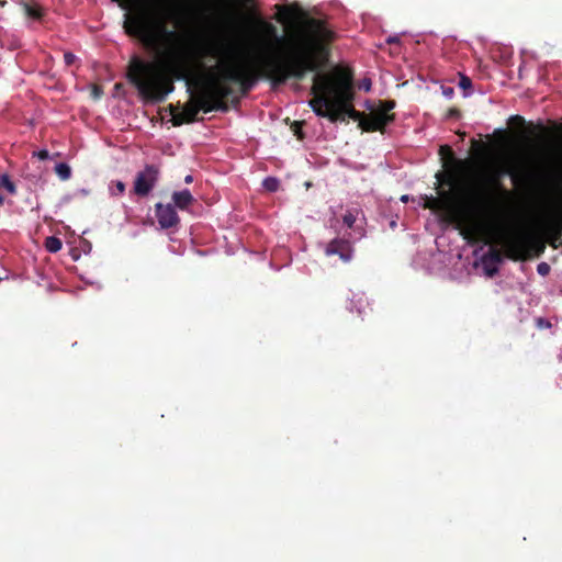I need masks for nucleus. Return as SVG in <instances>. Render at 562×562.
Masks as SVG:
<instances>
[{"label": "nucleus", "instance_id": "4be33fe9", "mask_svg": "<svg viewBox=\"0 0 562 562\" xmlns=\"http://www.w3.org/2000/svg\"><path fill=\"white\" fill-rule=\"evenodd\" d=\"M471 86H472L471 79L468 76L460 75L459 87L465 91V90L470 89Z\"/></svg>", "mask_w": 562, "mask_h": 562}, {"label": "nucleus", "instance_id": "2eb2a0df", "mask_svg": "<svg viewBox=\"0 0 562 562\" xmlns=\"http://www.w3.org/2000/svg\"><path fill=\"white\" fill-rule=\"evenodd\" d=\"M24 12L29 18H32L34 20H38L42 18V9L38 5H32L29 3L23 4Z\"/></svg>", "mask_w": 562, "mask_h": 562}, {"label": "nucleus", "instance_id": "f704fd0d", "mask_svg": "<svg viewBox=\"0 0 562 562\" xmlns=\"http://www.w3.org/2000/svg\"><path fill=\"white\" fill-rule=\"evenodd\" d=\"M187 85L189 86V88H188V89L190 90L191 81H190V80H188V81H187Z\"/></svg>", "mask_w": 562, "mask_h": 562}, {"label": "nucleus", "instance_id": "9d476101", "mask_svg": "<svg viewBox=\"0 0 562 562\" xmlns=\"http://www.w3.org/2000/svg\"><path fill=\"white\" fill-rule=\"evenodd\" d=\"M155 213L158 224L164 229L176 227L180 223V217L176 212V207L170 203H156Z\"/></svg>", "mask_w": 562, "mask_h": 562}, {"label": "nucleus", "instance_id": "6ab92c4d", "mask_svg": "<svg viewBox=\"0 0 562 562\" xmlns=\"http://www.w3.org/2000/svg\"><path fill=\"white\" fill-rule=\"evenodd\" d=\"M512 180L515 184L525 183L529 180V175L527 172L515 171L512 173Z\"/></svg>", "mask_w": 562, "mask_h": 562}, {"label": "nucleus", "instance_id": "6e6552de", "mask_svg": "<svg viewBox=\"0 0 562 562\" xmlns=\"http://www.w3.org/2000/svg\"><path fill=\"white\" fill-rule=\"evenodd\" d=\"M531 225L536 226V229H541L546 234L562 236V221L555 215L549 214L547 210L541 205L539 212L532 216H527Z\"/></svg>", "mask_w": 562, "mask_h": 562}, {"label": "nucleus", "instance_id": "c85d7f7f", "mask_svg": "<svg viewBox=\"0 0 562 562\" xmlns=\"http://www.w3.org/2000/svg\"><path fill=\"white\" fill-rule=\"evenodd\" d=\"M360 88L366 90V91H369L371 89V80L370 79H363L361 81Z\"/></svg>", "mask_w": 562, "mask_h": 562}, {"label": "nucleus", "instance_id": "f257e3e1", "mask_svg": "<svg viewBox=\"0 0 562 562\" xmlns=\"http://www.w3.org/2000/svg\"><path fill=\"white\" fill-rule=\"evenodd\" d=\"M443 171L436 173L438 195H426L423 206L456 225L472 246L473 269L492 278V134L471 139L469 157L458 158L449 145L439 148Z\"/></svg>", "mask_w": 562, "mask_h": 562}, {"label": "nucleus", "instance_id": "f03ea898", "mask_svg": "<svg viewBox=\"0 0 562 562\" xmlns=\"http://www.w3.org/2000/svg\"><path fill=\"white\" fill-rule=\"evenodd\" d=\"M276 19L288 22L302 18L304 30L290 37L286 42L279 35L278 29L271 22L259 21L263 34L277 43L284 42L286 54L262 55L256 67L239 63L240 45L233 40L216 38L204 46L205 56L216 58L218 63L211 67L206 78H216L222 85L238 83L243 94L255 86L259 78L269 80L272 86L284 85L290 79L303 80L310 71L318 70L325 61L329 60L330 45L335 40V32L326 21L306 16L297 5H277Z\"/></svg>", "mask_w": 562, "mask_h": 562}, {"label": "nucleus", "instance_id": "f8f14e48", "mask_svg": "<svg viewBox=\"0 0 562 562\" xmlns=\"http://www.w3.org/2000/svg\"><path fill=\"white\" fill-rule=\"evenodd\" d=\"M172 202L175 207L184 211L194 202V198L188 189H184L172 193Z\"/></svg>", "mask_w": 562, "mask_h": 562}, {"label": "nucleus", "instance_id": "0eeeda50", "mask_svg": "<svg viewBox=\"0 0 562 562\" xmlns=\"http://www.w3.org/2000/svg\"><path fill=\"white\" fill-rule=\"evenodd\" d=\"M160 170L155 165H146L145 168L136 173L133 192L137 196H147L156 187Z\"/></svg>", "mask_w": 562, "mask_h": 562}, {"label": "nucleus", "instance_id": "bb28decb", "mask_svg": "<svg viewBox=\"0 0 562 562\" xmlns=\"http://www.w3.org/2000/svg\"><path fill=\"white\" fill-rule=\"evenodd\" d=\"M537 271L540 276H547L550 272V266L547 262H541L538 265Z\"/></svg>", "mask_w": 562, "mask_h": 562}, {"label": "nucleus", "instance_id": "7ed1b4c3", "mask_svg": "<svg viewBox=\"0 0 562 562\" xmlns=\"http://www.w3.org/2000/svg\"><path fill=\"white\" fill-rule=\"evenodd\" d=\"M328 60L318 69L313 71V85L311 94L313 98L308 105L319 117H326L330 122H345L346 116L358 121L362 119V112L353 106L355 88L353 74L350 69L335 67L330 72H323Z\"/></svg>", "mask_w": 562, "mask_h": 562}, {"label": "nucleus", "instance_id": "ddd939ff", "mask_svg": "<svg viewBox=\"0 0 562 562\" xmlns=\"http://www.w3.org/2000/svg\"><path fill=\"white\" fill-rule=\"evenodd\" d=\"M55 172L60 180L66 181L71 177V168L66 162H59L55 166Z\"/></svg>", "mask_w": 562, "mask_h": 562}, {"label": "nucleus", "instance_id": "1a4fd4ad", "mask_svg": "<svg viewBox=\"0 0 562 562\" xmlns=\"http://www.w3.org/2000/svg\"><path fill=\"white\" fill-rule=\"evenodd\" d=\"M395 121V114L385 115L372 110L370 114H363L358 126L368 133L380 132L384 133L387 125Z\"/></svg>", "mask_w": 562, "mask_h": 562}, {"label": "nucleus", "instance_id": "9b49d317", "mask_svg": "<svg viewBox=\"0 0 562 562\" xmlns=\"http://www.w3.org/2000/svg\"><path fill=\"white\" fill-rule=\"evenodd\" d=\"M326 256L337 255L344 262H349L353 256V247L348 238H334L325 248Z\"/></svg>", "mask_w": 562, "mask_h": 562}, {"label": "nucleus", "instance_id": "7c9ffc66", "mask_svg": "<svg viewBox=\"0 0 562 562\" xmlns=\"http://www.w3.org/2000/svg\"><path fill=\"white\" fill-rule=\"evenodd\" d=\"M386 43H389V44L398 43V38L396 36H390L386 40Z\"/></svg>", "mask_w": 562, "mask_h": 562}, {"label": "nucleus", "instance_id": "cd10ccee", "mask_svg": "<svg viewBox=\"0 0 562 562\" xmlns=\"http://www.w3.org/2000/svg\"><path fill=\"white\" fill-rule=\"evenodd\" d=\"M453 93H454V90L452 87H445V86L442 87V94L446 98H448V99L452 98Z\"/></svg>", "mask_w": 562, "mask_h": 562}, {"label": "nucleus", "instance_id": "423d86ee", "mask_svg": "<svg viewBox=\"0 0 562 562\" xmlns=\"http://www.w3.org/2000/svg\"><path fill=\"white\" fill-rule=\"evenodd\" d=\"M502 133V130H494V274L497 272L496 265L502 262V251L507 257L503 247V236L505 228L501 232L498 226L497 190L499 187V172L497 168L498 153L496 144L501 138Z\"/></svg>", "mask_w": 562, "mask_h": 562}, {"label": "nucleus", "instance_id": "412c9836", "mask_svg": "<svg viewBox=\"0 0 562 562\" xmlns=\"http://www.w3.org/2000/svg\"><path fill=\"white\" fill-rule=\"evenodd\" d=\"M356 220L357 217L352 212H347L342 217L344 224H346L349 228L353 226Z\"/></svg>", "mask_w": 562, "mask_h": 562}, {"label": "nucleus", "instance_id": "20e7f679", "mask_svg": "<svg viewBox=\"0 0 562 562\" xmlns=\"http://www.w3.org/2000/svg\"><path fill=\"white\" fill-rule=\"evenodd\" d=\"M560 238L557 235L536 229V226L528 221L527 214L519 211L516 213L515 220L505 227L503 247L508 259L526 261L533 257H540L546 250L547 241L555 247V241Z\"/></svg>", "mask_w": 562, "mask_h": 562}, {"label": "nucleus", "instance_id": "f3484780", "mask_svg": "<svg viewBox=\"0 0 562 562\" xmlns=\"http://www.w3.org/2000/svg\"><path fill=\"white\" fill-rule=\"evenodd\" d=\"M395 105H396V103L394 100L380 101L379 108L376 109V111L379 113H384L385 115H392L393 113H390V112L395 108Z\"/></svg>", "mask_w": 562, "mask_h": 562}, {"label": "nucleus", "instance_id": "473e14b6", "mask_svg": "<svg viewBox=\"0 0 562 562\" xmlns=\"http://www.w3.org/2000/svg\"><path fill=\"white\" fill-rule=\"evenodd\" d=\"M99 94H100V91H99V89L95 87V88H94V95H95V97H99Z\"/></svg>", "mask_w": 562, "mask_h": 562}, {"label": "nucleus", "instance_id": "72a5a7b5", "mask_svg": "<svg viewBox=\"0 0 562 562\" xmlns=\"http://www.w3.org/2000/svg\"><path fill=\"white\" fill-rule=\"evenodd\" d=\"M3 201H4V198H3V195H2V194H0V205H2V204H3Z\"/></svg>", "mask_w": 562, "mask_h": 562}, {"label": "nucleus", "instance_id": "39448f33", "mask_svg": "<svg viewBox=\"0 0 562 562\" xmlns=\"http://www.w3.org/2000/svg\"><path fill=\"white\" fill-rule=\"evenodd\" d=\"M194 83L195 86H200L202 91L199 95L192 97L181 111L173 104L168 105L173 126L195 122L201 110L205 113L214 110H228L226 99L234 94L233 87H226L216 78H206V76L203 79H195Z\"/></svg>", "mask_w": 562, "mask_h": 562}, {"label": "nucleus", "instance_id": "5701e85b", "mask_svg": "<svg viewBox=\"0 0 562 562\" xmlns=\"http://www.w3.org/2000/svg\"><path fill=\"white\" fill-rule=\"evenodd\" d=\"M302 122H297L295 121L292 125V131L294 133L295 136H297L299 139H303L304 138V134L302 132Z\"/></svg>", "mask_w": 562, "mask_h": 562}, {"label": "nucleus", "instance_id": "c756f323", "mask_svg": "<svg viewBox=\"0 0 562 562\" xmlns=\"http://www.w3.org/2000/svg\"><path fill=\"white\" fill-rule=\"evenodd\" d=\"M48 156H49V154H48V151H47V150H45V149L40 150V151L37 153V157H38L40 159H42V160L47 159V158H48Z\"/></svg>", "mask_w": 562, "mask_h": 562}, {"label": "nucleus", "instance_id": "a878e982", "mask_svg": "<svg viewBox=\"0 0 562 562\" xmlns=\"http://www.w3.org/2000/svg\"><path fill=\"white\" fill-rule=\"evenodd\" d=\"M77 57L70 52L64 54V61L67 66H71L76 63Z\"/></svg>", "mask_w": 562, "mask_h": 562}, {"label": "nucleus", "instance_id": "dca6fc26", "mask_svg": "<svg viewBox=\"0 0 562 562\" xmlns=\"http://www.w3.org/2000/svg\"><path fill=\"white\" fill-rule=\"evenodd\" d=\"M0 188L5 189L12 195L16 193V187L8 175L0 177Z\"/></svg>", "mask_w": 562, "mask_h": 562}, {"label": "nucleus", "instance_id": "b1692460", "mask_svg": "<svg viewBox=\"0 0 562 562\" xmlns=\"http://www.w3.org/2000/svg\"><path fill=\"white\" fill-rule=\"evenodd\" d=\"M461 115V112L459 109L457 108H450L447 113H446V119L447 120H457L459 119Z\"/></svg>", "mask_w": 562, "mask_h": 562}, {"label": "nucleus", "instance_id": "2f4dec72", "mask_svg": "<svg viewBox=\"0 0 562 562\" xmlns=\"http://www.w3.org/2000/svg\"><path fill=\"white\" fill-rule=\"evenodd\" d=\"M193 181V177L191 175H188L186 178H184V182L186 183H191Z\"/></svg>", "mask_w": 562, "mask_h": 562}, {"label": "nucleus", "instance_id": "aec40b11", "mask_svg": "<svg viewBox=\"0 0 562 562\" xmlns=\"http://www.w3.org/2000/svg\"><path fill=\"white\" fill-rule=\"evenodd\" d=\"M263 186L268 191L274 192L278 190L279 181L276 178H267L263 181Z\"/></svg>", "mask_w": 562, "mask_h": 562}, {"label": "nucleus", "instance_id": "4468645a", "mask_svg": "<svg viewBox=\"0 0 562 562\" xmlns=\"http://www.w3.org/2000/svg\"><path fill=\"white\" fill-rule=\"evenodd\" d=\"M63 243L56 236H49L45 239V248L49 252H57L61 249Z\"/></svg>", "mask_w": 562, "mask_h": 562}, {"label": "nucleus", "instance_id": "a211bd4d", "mask_svg": "<svg viewBox=\"0 0 562 562\" xmlns=\"http://www.w3.org/2000/svg\"><path fill=\"white\" fill-rule=\"evenodd\" d=\"M109 189L112 195H121L125 192V183L121 180L112 181Z\"/></svg>", "mask_w": 562, "mask_h": 562}, {"label": "nucleus", "instance_id": "393cba45", "mask_svg": "<svg viewBox=\"0 0 562 562\" xmlns=\"http://www.w3.org/2000/svg\"><path fill=\"white\" fill-rule=\"evenodd\" d=\"M509 123L522 127L525 125V119L520 115L510 116Z\"/></svg>", "mask_w": 562, "mask_h": 562}]
</instances>
